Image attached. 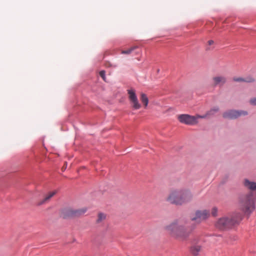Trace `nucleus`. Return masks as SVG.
Here are the masks:
<instances>
[{
    "mask_svg": "<svg viewBox=\"0 0 256 256\" xmlns=\"http://www.w3.org/2000/svg\"><path fill=\"white\" fill-rule=\"evenodd\" d=\"M214 44V42L212 40H210L208 41V44L210 46H211Z\"/></svg>",
    "mask_w": 256,
    "mask_h": 256,
    "instance_id": "obj_24",
    "label": "nucleus"
},
{
    "mask_svg": "<svg viewBox=\"0 0 256 256\" xmlns=\"http://www.w3.org/2000/svg\"><path fill=\"white\" fill-rule=\"evenodd\" d=\"M254 196L252 192L241 196L239 202L240 210L246 214H250L255 208Z\"/></svg>",
    "mask_w": 256,
    "mask_h": 256,
    "instance_id": "obj_2",
    "label": "nucleus"
},
{
    "mask_svg": "<svg viewBox=\"0 0 256 256\" xmlns=\"http://www.w3.org/2000/svg\"><path fill=\"white\" fill-rule=\"evenodd\" d=\"M100 76L102 77V78L106 81V76H105V71L102 70L100 72Z\"/></svg>",
    "mask_w": 256,
    "mask_h": 256,
    "instance_id": "obj_22",
    "label": "nucleus"
},
{
    "mask_svg": "<svg viewBox=\"0 0 256 256\" xmlns=\"http://www.w3.org/2000/svg\"><path fill=\"white\" fill-rule=\"evenodd\" d=\"M206 116L198 115L196 116H191L188 114H182L179 116L178 119L180 121L186 124L194 125L198 122V118H205Z\"/></svg>",
    "mask_w": 256,
    "mask_h": 256,
    "instance_id": "obj_4",
    "label": "nucleus"
},
{
    "mask_svg": "<svg viewBox=\"0 0 256 256\" xmlns=\"http://www.w3.org/2000/svg\"><path fill=\"white\" fill-rule=\"evenodd\" d=\"M233 80L235 82H254V79L252 78H248L246 79H244L242 78H234Z\"/></svg>",
    "mask_w": 256,
    "mask_h": 256,
    "instance_id": "obj_15",
    "label": "nucleus"
},
{
    "mask_svg": "<svg viewBox=\"0 0 256 256\" xmlns=\"http://www.w3.org/2000/svg\"><path fill=\"white\" fill-rule=\"evenodd\" d=\"M106 214L102 212H99L98 214L97 218L96 220V224H102L104 222V221L106 218Z\"/></svg>",
    "mask_w": 256,
    "mask_h": 256,
    "instance_id": "obj_14",
    "label": "nucleus"
},
{
    "mask_svg": "<svg viewBox=\"0 0 256 256\" xmlns=\"http://www.w3.org/2000/svg\"><path fill=\"white\" fill-rule=\"evenodd\" d=\"M164 230L166 233L172 237H175L176 236V222L175 220L167 224Z\"/></svg>",
    "mask_w": 256,
    "mask_h": 256,
    "instance_id": "obj_10",
    "label": "nucleus"
},
{
    "mask_svg": "<svg viewBox=\"0 0 256 256\" xmlns=\"http://www.w3.org/2000/svg\"><path fill=\"white\" fill-rule=\"evenodd\" d=\"M130 100L132 104V108L136 110L139 109L141 106L138 102V98L133 90H128Z\"/></svg>",
    "mask_w": 256,
    "mask_h": 256,
    "instance_id": "obj_8",
    "label": "nucleus"
},
{
    "mask_svg": "<svg viewBox=\"0 0 256 256\" xmlns=\"http://www.w3.org/2000/svg\"><path fill=\"white\" fill-rule=\"evenodd\" d=\"M166 201L170 204H176V190L174 188H169L166 198Z\"/></svg>",
    "mask_w": 256,
    "mask_h": 256,
    "instance_id": "obj_9",
    "label": "nucleus"
},
{
    "mask_svg": "<svg viewBox=\"0 0 256 256\" xmlns=\"http://www.w3.org/2000/svg\"><path fill=\"white\" fill-rule=\"evenodd\" d=\"M140 100L143 103L145 107L147 106L148 102V100L147 96L144 94L142 93L140 94Z\"/></svg>",
    "mask_w": 256,
    "mask_h": 256,
    "instance_id": "obj_16",
    "label": "nucleus"
},
{
    "mask_svg": "<svg viewBox=\"0 0 256 256\" xmlns=\"http://www.w3.org/2000/svg\"><path fill=\"white\" fill-rule=\"evenodd\" d=\"M218 210L216 207L212 208L211 213L212 216H216L218 215Z\"/></svg>",
    "mask_w": 256,
    "mask_h": 256,
    "instance_id": "obj_20",
    "label": "nucleus"
},
{
    "mask_svg": "<svg viewBox=\"0 0 256 256\" xmlns=\"http://www.w3.org/2000/svg\"><path fill=\"white\" fill-rule=\"evenodd\" d=\"M206 49H207V50H210V48H208Z\"/></svg>",
    "mask_w": 256,
    "mask_h": 256,
    "instance_id": "obj_25",
    "label": "nucleus"
},
{
    "mask_svg": "<svg viewBox=\"0 0 256 256\" xmlns=\"http://www.w3.org/2000/svg\"><path fill=\"white\" fill-rule=\"evenodd\" d=\"M192 194L188 191H180L177 194V204H182L189 202Z\"/></svg>",
    "mask_w": 256,
    "mask_h": 256,
    "instance_id": "obj_6",
    "label": "nucleus"
},
{
    "mask_svg": "<svg viewBox=\"0 0 256 256\" xmlns=\"http://www.w3.org/2000/svg\"><path fill=\"white\" fill-rule=\"evenodd\" d=\"M57 193V190H54L52 192H49L48 194H46L44 198L42 200H40L38 204V206H41L44 204L48 203L50 200V198L53 197Z\"/></svg>",
    "mask_w": 256,
    "mask_h": 256,
    "instance_id": "obj_11",
    "label": "nucleus"
},
{
    "mask_svg": "<svg viewBox=\"0 0 256 256\" xmlns=\"http://www.w3.org/2000/svg\"><path fill=\"white\" fill-rule=\"evenodd\" d=\"M243 184L246 188L251 191L256 190V182H254L248 179H244L243 182Z\"/></svg>",
    "mask_w": 256,
    "mask_h": 256,
    "instance_id": "obj_12",
    "label": "nucleus"
},
{
    "mask_svg": "<svg viewBox=\"0 0 256 256\" xmlns=\"http://www.w3.org/2000/svg\"><path fill=\"white\" fill-rule=\"evenodd\" d=\"M242 220V215L239 213H236L232 215L224 216L218 218L216 221L214 226L218 230H227L238 224Z\"/></svg>",
    "mask_w": 256,
    "mask_h": 256,
    "instance_id": "obj_1",
    "label": "nucleus"
},
{
    "mask_svg": "<svg viewBox=\"0 0 256 256\" xmlns=\"http://www.w3.org/2000/svg\"><path fill=\"white\" fill-rule=\"evenodd\" d=\"M210 215V211L206 210H198L196 212L195 216L192 218V220H198L200 222L202 220L207 219Z\"/></svg>",
    "mask_w": 256,
    "mask_h": 256,
    "instance_id": "obj_7",
    "label": "nucleus"
},
{
    "mask_svg": "<svg viewBox=\"0 0 256 256\" xmlns=\"http://www.w3.org/2000/svg\"><path fill=\"white\" fill-rule=\"evenodd\" d=\"M200 250L201 247L200 246H194L192 248L191 251L194 255L196 256Z\"/></svg>",
    "mask_w": 256,
    "mask_h": 256,
    "instance_id": "obj_17",
    "label": "nucleus"
},
{
    "mask_svg": "<svg viewBox=\"0 0 256 256\" xmlns=\"http://www.w3.org/2000/svg\"><path fill=\"white\" fill-rule=\"evenodd\" d=\"M87 208H81L74 209L71 208H66L62 209L61 211V216L64 218L78 217L86 212Z\"/></svg>",
    "mask_w": 256,
    "mask_h": 256,
    "instance_id": "obj_3",
    "label": "nucleus"
},
{
    "mask_svg": "<svg viewBox=\"0 0 256 256\" xmlns=\"http://www.w3.org/2000/svg\"><path fill=\"white\" fill-rule=\"evenodd\" d=\"M248 102L250 105L256 106V96L250 98Z\"/></svg>",
    "mask_w": 256,
    "mask_h": 256,
    "instance_id": "obj_21",
    "label": "nucleus"
},
{
    "mask_svg": "<svg viewBox=\"0 0 256 256\" xmlns=\"http://www.w3.org/2000/svg\"><path fill=\"white\" fill-rule=\"evenodd\" d=\"M137 48H138L137 46H132L128 50H122V54H130V53H132V52H133L134 50H136Z\"/></svg>",
    "mask_w": 256,
    "mask_h": 256,
    "instance_id": "obj_19",
    "label": "nucleus"
},
{
    "mask_svg": "<svg viewBox=\"0 0 256 256\" xmlns=\"http://www.w3.org/2000/svg\"><path fill=\"white\" fill-rule=\"evenodd\" d=\"M214 86H222L226 82V78L223 76H216L212 78Z\"/></svg>",
    "mask_w": 256,
    "mask_h": 256,
    "instance_id": "obj_13",
    "label": "nucleus"
},
{
    "mask_svg": "<svg viewBox=\"0 0 256 256\" xmlns=\"http://www.w3.org/2000/svg\"><path fill=\"white\" fill-rule=\"evenodd\" d=\"M248 114L244 110H229L224 112L222 116L225 118L235 119L242 116H246Z\"/></svg>",
    "mask_w": 256,
    "mask_h": 256,
    "instance_id": "obj_5",
    "label": "nucleus"
},
{
    "mask_svg": "<svg viewBox=\"0 0 256 256\" xmlns=\"http://www.w3.org/2000/svg\"><path fill=\"white\" fill-rule=\"evenodd\" d=\"M218 110H219V108L218 107H214V108H212V109H210L209 111H208L206 112V114L205 115H204V116H206V118L208 116L213 115L215 113L217 112Z\"/></svg>",
    "mask_w": 256,
    "mask_h": 256,
    "instance_id": "obj_18",
    "label": "nucleus"
},
{
    "mask_svg": "<svg viewBox=\"0 0 256 256\" xmlns=\"http://www.w3.org/2000/svg\"><path fill=\"white\" fill-rule=\"evenodd\" d=\"M66 166H67V162H66L64 164V165L62 168V170H64L66 169Z\"/></svg>",
    "mask_w": 256,
    "mask_h": 256,
    "instance_id": "obj_23",
    "label": "nucleus"
}]
</instances>
